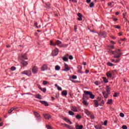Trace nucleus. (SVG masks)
I'll return each instance as SVG.
<instances>
[{"instance_id": "f257e3e1", "label": "nucleus", "mask_w": 129, "mask_h": 129, "mask_svg": "<svg viewBox=\"0 0 129 129\" xmlns=\"http://www.w3.org/2000/svg\"><path fill=\"white\" fill-rule=\"evenodd\" d=\"M27 59L28 58L27 57V56L26 55H22L21 57V63L22 66H27V65L29 64V62H28V61H25V60H27Z\"/></svg>"}, {"instance_id": "f03ea898", "label": "nucleus", "mask_w": 129, "mask_h": 129, "mask_svg": "<svg viewBox=\"0 0 129 129\" xmlns=\"http://www.w3.org/2000/svg\"><path fill=\"white\" fill-rule=\"evenodd\" d=\"M84 93H85V94H86V95H90V98H91V99H94L95 96L92 94V92L90 91H84Z\"/></svg>"}, {"instance_id": "7ed1b4c3", "label": "nucleus", "mask_w": 129, "mask_h": 129, "mask_svg": "<svg viewBox=\"0 0 129 129\" xmlns=\"http://www.w3.org/2000/svg\"><path fill=\"white\" fill-rule=\"evenodd\" d=\"M117 52H120V49H117L115 51H112V54H117V55L114 56V58H119V57H120L122 54V53H118Z\"/></svg>"}, {"instance_id": "20e7f679", "label": "nucleus", "mask_w": 129, "mask_h": 129, "mask_svg": "<svg viewBox=\"0 0 129 129\" xmlns=\"http://www.w3.org/2000/svg\"><path fill=\"white\" fill-rule=\"evenodd\" d=\"M32 71L33 74H37L38 71H39V68L36 66H34L32 67Z\"/></svg>"}, {"instance_id": "39448f33", "label": "nucleus", "mask_w": 129, "mask_h": 129, "mask_svg": "<svg viewBox=\"0 0 129 129\" xmlns=\"http://www.w3.org/2000/svg\"><path fill=\"white\" fill-rule=\"evenodd\" d=\"M21 74H24V75L30 77L32 76V72L30 70L24 71L23 72L21 73Z\"/></svg>"}, {"instance_id": "423d86ee", "label": "nucleus", "mask_w": 129, "mask_h": 129, "mask_svg": "<svg viewBox=\"0 0 129 129\" xmlns=\"http://www.w3.org/2000/svg\"><path fill=\"white\" fill-rule=\"evenodd\" d=\"M59 53V50L57 48H55L52 52V56H57Z\"/></svg>"}, {"instance_id": "0eeeda50", "label": "nucleus", "mask_w": 129, "mask_h": 129, "mask_svg": "<svg viewBox=\"0 0 129 129\" xmlns=\"http://www.w3.org/2000/svg\"><path fill=\"white\" fill-rule=\"evenodd\" d=\"M85 97H86V96H85L84 95H83V103L86 106H88L89 103L87 102V101L85 100V99H84Z\"/></svg>"}, {"instance_id": "6e6552de", "label": "nucleus", "mask_w": 129, "mask_h": 129, "mask_svg": "<svg viewBox=\"0 0 129 129\" xmlns=\"http://www.w3.org/2000/svg\"><path fill=\"white\" fill-rule=\"evenodd\" d=\"M68 57H69V54L67 53L66 55L62 57V59L65 62H67V61H68Z\"/></svg>"}, {"instance_id": "1a4fd4ad", "label": "nucleus", "mask_w": 129, "mask_h": 129, "mask_svg": "<svg viewBox=\"0 0 129 129\" xmlns=\"http://www.w3.org/2000/svg\"><path fill=\"white\" fill-rule=\"evenodd\" d=\"M56 45H57V46H59V47H64V45L62 44V42L60 40H56Z\"/></svg>"}, {"instance_id": "9d476101", "label": "nucleus", "mask_w": 129, "mask_h": 129, "mask_svg": "<svg viewBox=\"0 0 129 129\" xmlns=\"http://www.w3.org/2000/svg\"><path fill=\"white\" fill-rule=\"evenodd\" d=\"M64 70H63L62 71H69L70 70V67L68 66V64L65 63L64 64Z\"/></svg>"}, {"instance_id": "9b49d317", "label": "nucleus", "mask_w": 129, "mask_h": 129, "mask_svg": "<svg viewBox=\"0 0 129 129\" xmlns=\"http://www.w3.org/2000/svg\"><path fill=\"white\" fill-rule=\"evenodd\" d=\"M47 69H48V67H47V65H46V64H44V65L42 66V67H41V70H42V71H45V70H47Z\"/></svg>"}, {"instance_id": "f8f14e48", "label": "nucleus", "mask_w": 129, "mask_h": 129, "mask_svg": "<svg viewBox=\"0 0 129 129\" xmlns=\"http://www.w3.org/2000/svg\"><path fill=\"white\" fill-rule=\"evenodd\" d=\"M43 116L45 119H50L51 118V116L50 115H48L47 114H43Z\"/></svg>"}, {"instance_id": "ddd939ff", "label": "nucleus", "mask_w": 129, "mask_h": 129, "mask_svg": "<svg viewBox=\"0 0 129 129\" xmlns=\"http://www.w3.org/2000/svg\"><path fill=\"white\" fill-rule=\"evenodd\" d=\"M63 120L66 122H67L68 123H70V124H72V122L70 121V120L67 118H64Z\"/></svg>"}, {"instance_id": "4468645a", "label": "nucleus", "mask_w": 129, "mask_h": 129, "mask_svg": "<svg viewBox=\"0 0 129 129\" xmlns=\"http://www.w3.org/2000/svg\"><path fill=\"white\" fill-rule=\"evenodd\" d=\"M99 35L100 36V37L105 38V37H106V33L105 32H101Z\"/></svg>"}, {"instance_id": "2eb2a0df", "label": "nucleus", "mask_w": 129, "mask_h": 129, "mask_svg": "<svg viewBox=\"0 0 129 129\" xmlns=\"http://www.w3.org/2000/svg\"><path fill=\"white\" fill-rule=\"evenodd\" d=\"M107 77H108L109 78H111L112 76V74H111V73H110V72H108L106 74Z\"/></svg>"}, {"instance_id": "dca6fc26", "label": "nucleus", "mask_w": 129, "mask_h": 129, "mask_svg": "<svg viewBox=\"0 0 129 129\" xmlns=\"http://www.w3.org/2000/svg\"><path fill=\"white\" fill-rule=\"evenodd\" d=\"M78 16L79 18H78V21H82V15H81L80 13H78Z\"/></svg>"}, {"instance_id": "f3484780", "label": "nucleus", "mask_w": 129, "mask_h": 129, "mask_svg": "<svg viewBox=\"0 0 129 129\" xmlns=\"http://www.w3.org/2000/svg\"><path fill=\"white\" fill-rule=\"evenodd\" d=\"M94 102L95 107H97L99 106V104H98V101L97 100H94Z\"/></svg>"}, {"instance_id": "a211bd4d", "label": "nucleus", "mask_w": 129, "mask_h": 129, "mask_svg": "<svg viewBox=\"0 0 129 129\" xmlns=\"http://www.w3.org/2000/svg\"><path fill=\"white\" fill-rule=\"evenodd\" d=\"M34 115H35L36 117H37V119H40V114L38 113V112H34Z\"/></svg>"}, {"instance_id": "6ab92c4d", "label": "nucleus", "mask_w": 129, "mask_h": 129, "mask_svg": "<svg viewBox=\"0 0 129 129\" xmlns=\"http://www.w3.org/2000/svg\"><path fill=\"white\" fill-rule=\"evenodd\" d=\"M40 102H41V103H42V104H44V105H45V106H48V105H49V104H48V102H47L45 101H40Z\"/></svg>"}, {"instance_id": "aec40b11", "label": "nucleus", "mask_w": 129, "mask_h": 129, "mask_svg": "<svg viewBox=\"0 0 129 129\" xmlns=\"http://www.w3.org/2000/svg\"><path fill=\"white\" fill-rule=\"evenodd\" d=\"M72 110L74 111V112H77V107L75 106L72 107Z\"/></svg>"}, {"instance_id": "412c9836", "label": "nucleus", "mask_w": 129, "mask_h": 129, "mask_svg": "<svg viewBox=\"0 0 129 129\" xmlns=\"http://www.w3.org/2000/svg\"><path fill=\"white\" fill-rule=\"evenodd\" d=\"M68 93L67 92V91L66 90H64L62 92L61 94L63 96H66V95H67Z\"/></svg>"}, {"instance_id": "4be33fe9", "label": "nucleus", "mask_w": 129, "mask_h": 129, "mask_svg": "<svg viewBox=\"0 0 129 129\" xmlns=\"http://www.w3.org/2000/svg\"><path fill=\"white\" fill-rule=\"evenodd\" d=\"M76 129H82V128H83V126L82 125H77L76 126Z\"/></svg>"}, {"instance_id": "5701e85b", "label": "nucleus", "mask_w": 129, "mask_h": 129, "mask_svg": "<svg viewBox=\"0 0 129 129\" xmlns=\"http://www.w3.org/2000/svg\"><path fill=\"white\" fill-rule=\"evenodd\" d=\"M113 102V100L112 99H109L108 100V102H107V104H112V102Z\"/></svg>"}, {"instance_id": "b1692460", "label": "nucleus", "mask_w": 129, "mask_h": 129, "mask_svg": "<svg viewBox=\"0 0 129 129\" xmlns=\"http://www.w3.org/2000/svg\"><path fill=\"white\" fill-rule=\"evenodd\" d=\"M60 69H61V67H60L59 66H56L55 67V70L56 71H59V70H60Z\"/></svg>"}, {"instance_id": "393cba45", "label": "nucleus", "mask_w": 129, "mask_h": 129, "mask_svg": "<svg viewBox=\"0 0 129 129\" xmlns=\"http://www.w3.org/2000/svg\"><path fill=\"white\" fill-rule=\"evenodd\" d=\"M35 98H37L38 99H42V97L40 95V94H37L35 96Z\"/></svg>"}, {"instance_id": "a878e982", "label": "nucleus", "mask_w": 129, "mask_h": 129, "mask_svg": "<svg viewBox=\"0 0 129 129\" xmlns=\"http://www.w3.org/2000/svg\"><path fill=\"white\" fill-rule=\"evenodd\" d=\"M102 79H103V81H104V82H105V83H108V80H107V79H106V78L103 77Z\"/></svg>"}, {"instance_id": "bb28decb", "label": "nucleus", "mask_w": 129, "mask_h": 129, "mask_svg": "<svg viewBox=\"0 0 129 129\" xmlns=\"http://www.w3.org/2000/svg\"><path fill=\"white\" fill-rule=\"evenodd\" d=\"M106 91L108 93H109V91H110V88H109V86H107L106 87Z\"/></svg>"}, {"instance_id": "cd10ccee", "label": "nucleus", "mask_w": 129, "mask_h": 129, "mask_svg": "<svg viewBox=\"0 0 129 129\" xmlns=\"http://www.w3.org/2000/svg\"><path fill=\"white\" fill-rule=\"evenodd\" d=\"M107 65H108V66H110L111 67H112V66H114V64L110 62H108L107 63Z\"/></svg>"}, {"instance_id": "c85d7f7f", "label": "nucleus", "mask_w": 129, "mask_h": 129, "mask_svg": "<svg viewBox=\"0 0 129 129\" xmlns=\"http://www.w3.org/2000/svg\"><path fill=\"white\" fill-rule=\"evenodd\" d=\"M94 7V3L91 2L90 4V8H93Z\"/></svg>"}, {"instance_id": "c756f323", "label": "nucleus", "mask_w": 129, "mask_h": 129, "mask_svg": "<svg viewBox=\"0 0 129 129\" xmlns=\"http://www.w3.org/2000/svg\"><path fill=\"white\" fill-rule=\"evenodd\" d=\"M76 117L77 119H80V118H81V116L79 114H77L76 116Z\"/></svg>"}, {"instance_id": "7c9ffc66", "label": "nucleus", "mask_w": 129, "mask_h": 129, "mask_svg": "<svg viewBox=\"0 0 129 129\" xmlns=\"http://www.w3.org/2000/svg\"><path fill=\"white\" fill-rule=\"evenodd\" d=\"M69 114H70V115H74V112H73L72 111H69Z\"/></svg>"}, {"instance_id": "2f4dec72", "label": "nucleus", "mask_w": 129, "mask_h": 129, "mask_svg": "<svg viewBox=\"0 0 129 129\" xmlns=\"http://www.w3.org/2000/svg\"><path fill=\"white\" fill-rule=\"evenodd\" d=\"M60 125H63V126H65L66 127H68V126L69 125H68L67 124H65V123H61Z\"/></svg>"}, {"instance_id": "473e14b6", "label": "nucleus", "mask_w": 129, "mask_h": 129, "mask_svg": "<svg viewBox=\"0 0 129 129\" xmlns=\"http://www.w3.org/2000/svg\"><path fill=\"white\" fill-rule=\"evenodd\" d=\"M14 111V108H12L10 110L8 111V113H12L13 111Z\"/></svg>"}, {"instance_id": "72a5a7b5", "label": "nucleus", "mask_w": 129, "mask_h": 129, "mask_svg": "<svg viewBox=\"0 0 129 129\" xmlns=\"http://www.w3.org/2000/svg\"><path fill=\"white\" fill-rule=\"evenodd\" d=\"M16 67H12L11 68V71H15V70H16Z\"/></svg>"}, {"instance_id": "f704fd0d", "label": "nucleus", "mask_w": 129, "mask_h": 129, "mask_svg": "<svg viewBox=\"0 0 129 129\" xmlns=\"http://www.w3.org/2000/svg\"><path fill=\"white\" fill-rule=\"evenodd\" d=\"M119 115L120 117H124V114L123 113H120Z\"/></svg>"}, {"instance_id": "c9c22d12", "label": "nucleus", "mask_w": 129, "mask_h": 129, "mask_svg": "<svg viewBox=\"0 0 129 129\" xmlns=\"http://www.w3.org/2000/svg\"><path fill=\"white\" fill-rule=\"evenodd\" d=\"M108 94H109V93L105 94V95H103L104 97L105 98H107V97H108Z\"/></svg>"}, {"instance_id": "e433bc0d", "label": "nucleus", "mask_w": 129, "mask_h": 129, "mask_svg": "<svg viewBox=\"0 0 129 129\" xmlns=\"http://www.w3.org/2000/svg\"><path fill=\"white\" fill-rule=\"evenodd\" d=\"M43 85H46L48 84V82H47V81H43Z\"/></svg>"}, {"instance_id": "4c0bfd02", "label": "nucleus", "mask_w": 129, "mask_h": 129, "mask_svg": "<svg viewBox=\"0 0 129 129\" xmlns=\"http://www.w3.org/2000/svg\"><path fill=\"white\" fill-rule=\"evenodd\" d=\"M122 129H127V126H126V125H123L122 126Z\"/></svg>"}, {"instance_id": "58836bf2", "label": "nucleus", "mask_w": 129, "mask_h": 129, "mask_svg": "<svg viewBox=\"0 0 129 129\" xmlns=\"http://www.w3.org/2000/svg\"><path fill=\"white\" fill-rule=\"evenodd\" d=\"M94 83H95V85H97V86H98V85H99V84H100V83H99L97 81L95 82Z\"/></svg>"}, {"instance_id": "ea45409f", "label": "nucleus", "mask_w": 129, "mask_h": 129, "mask_svg": "<svg viewBox=\"0 0 129 129\" xmlns=\"http://www.w3.org/2000/svg\"><path fill=\"white\" fill-rule=\"evenodd\" d=\"M110 37L113 39V40H115V39L116 38L115 37L112 36V35H110Z\"/></svg>"}, {"instance_id": "a19ab883", "label": "nucleus", "mask_w": 129, "mask_h": 129, "mask_svg": "<svg viewBox=\"0 0 129 129\" xmlns=\"http://www.w3.org/2000/svg\"><path fill=\"white\" fill-rule=\"evenodd\" d=\"M115 29H120V26L119 25H117L115 26Z\"/></svg>"}, {"instance_id": "79ce46f5", "label": "nucleus", "mask_w": 129, "mask_h": 129, "mask_svg": "<svg viewBox=\"0 0 129 129\" xmlns=\"http://www.w3.org/2000/svg\"><path fill=\"white\" fill-rule=\"evenodd\" d=\"M72 78L73 79H77V76H73Z\"/></svg>"}, {"instance_id": "37998d69", "label": "nucleus", "mask_w": 129, "mask_h": 129, "mask_svg": "<svg viewBox=\"0 0 129 129\" xmlns=\"http://www.w3.org/2000/svg\"><path fill=\"white\" fill-rule=\"evenodd\" d=\"M109 48H110V49H114V46L113 45H110L109 46Z\"/></svg>"}, {"instance_id": "c03bdc74", "label": "nucleus", "mask_w": 129, "mask_h": 129, "mask_svg": "<svg viewBox=\"0 0 129 129\" xmlns=\"http://www.w3.org/2000/svg\"><path fill=\"white\" fill-rule=\"evenodd\" d=\"M46 127L48 129H52V127L49 125H46Z\"/></svg>"}, {"instance_id": "a18cd8bd", "label": "nucleus", "mask_w": 129, "mask_h": 129, "mask_svg": "<svg viewBox=\"0 0 129 129\" xmlns=\"http://www.w3.org/2000/svg\"><path fill=\"white\" fill-rule=\"evenodd\" d=\"M90 117H91V119H94V115H90Z\"/></svg>"}, {"instance_id": "49530a36", "label": "nucleus", "mask_w": 129, "mask_h": 129, "mask_svg": "<svg viewBox=\"0 0 129 129\" xmlns=\"http://www.w3.org/2000/svg\"><path fill=\"white\" fill-rule=\"evenodd\" d=\"M69 59L70 60H73V56L72 55H70L69 57Z\"/></svg>"}, {"instance_id": "de8ad7c7", "label": "nucleus", "mask_w": 129, "mask_h": 129, "mask_svg": "<svg viewBox=\"0 0 129 129\" xmlns=\"http://www.w3.org/2000/svg\"><path fill=\"white\" fill-rule=\"evenodd\" d=\"M78 68L79 69H80V70H82V67L81 66H78Z\"/></svg>"}, {"instance_id": "09e8293b", "label": "nucleus", "mask_w": 129, "mask_h": 129, "mask_svg": "<svg viewBox=\"0 0 129 129\" xmlns=\"http://www.w3.org/2000/svg\"><path fill=\"white\" fill-rule=\"evenodd\" d=\"M107 124V120H105L104 122V125H106Z\"/></svg>"}, {"instance_id": "8fccbe9b", "label": "nucleus", "mask_w": 129, "mask_h": 129, "mask_svg": "<svg viewBox=\"0 0 129 129\" xmlns=\"http://www.w3.org/2000/svg\"><path fill=\"white\" fill-rule=\"evenodd\" d=\"M111 43H112L113 45H114L115 44V42L114 41H110Z\"/></svg>"}, {"instance_id": "3c124183", "label": "nucleus", "mask_w": 129, "mask_h": 129, "mask_svg": "<svg viewBox=\"0 0 129 129\" xmlns=\"http://www.w3.org/2000/svg\"><path fill=\"white\" fill-rule=\"evenodd\" d=\"M57 88L58 90H60V91L62 90V88L60 87L59 86H58Z\"/></svg>"}, {"instance_id": "603ef678", "label": "nucleus", "mask_w": 129, "mask_h": 129, "mask_svg": "<svg viewBox=\"0 0 129 129\" xmlns=\"http://www.w3.org/2000/svg\"><path fill=\"white\" fill-rule=\"evenodd\" d=\"M119 61H120V59H116V61H115V63H118Z\"/></svg>"}, {"instance_id": "864d4df0", "label": "nucleus", "mask_w": 129, "mask_h": 129, "mask_svg": "<svg viewBox=\"0 0 129 129\" xmlns=\"http://www.w3.org/2000/svg\"><path fill=\"white\" fill-rule=\"evenodd\" d=\"M113 96L114 97H117V93H115Z\"/></svg>"}, {"instance_id": "5fc2aeb1", "label": "nucleus", "mask_w": 129, "mask_h": 129, "mask_svg": "<svg viewBox=\"0 0 129 129\" xmlns=\"http://www.w3.org/2000/svg\"><path fill=\"white\" fill-rule=\"evenodd\" d=\"M68 128H70V129H73V127L70 126L69 125V126H68Z\"/></svg>"}, {"instance_id": "6e6d98bb", "label": "nucleus", "mask_w": 129, "mask_h": 129, "mask_svg": "<svg viewBox=\"0 0 129 129\" xmlns=\"http://www.w3.org/2000/svg\"><path fill=\"white\" fill-rule=\"evenodd\" d=\"M91 2V0H87L86 1V3H87V4H90V3Z\"/></svg>"}, {"instance_id": "4d7b16f0", "label": "nucleus", "mask_w": 129, "mask_h": 129, "mask_svg": "<svg viewBox=\"0 0 129 129\" xmlns=\"http://www.w3.org/2000/svg\"><path fill=\"white\" fill-rule=\"evenodd\" d=\"M77 30V25H75V32H76V30Z\"/></svg>"}, {"instance_id": "13d9d810", "label": "nucleus", "mask_w": 129, "mask_h": 129, "mask_svg": "<svg viewBox=\"0 0 129 129\" xmlns=\"http://www.w3.org/2000/svg\"><path fill=\"white\" fill-rule=\"evenodd\" d=\"M34 26H35V27H36V28H38V23H35Z\"/></svg>"}, {"instance_id": "bf43d9fd", "label": "nucleus", "mask_w": 129, "mask_h": 129, "mask_svg": "<svg viewBox=\"0 0 129 129\" xmlns=\"http://www.w3.org/2000/svg\"><path fill=\"white\" fill-rule=\"evenodd\" d=\"M113 4V3H108V6H112Z\"/></svg>"}, {"instance_id": "052dcab7", "label": "nucleus", "mask_w": 129, "mask_h": 129, "mask_svg": "<svg viewBox=\"0 0 129 129\" xmlns=\"http://www.w3.org/2000/svg\"><path fill=\"white\" fill-rule=\"evenodd\" d=\"M42 91H43V92H46V89L45 88L43 89Z\"/></svg>"}, {"instance_id": "680f3d73", "label": "nucleus", "mask_w": 129, "mask_h": 129, "mask_svg": "<svg viewBox=\"0 0 129 129\" xmlns=\"http://www.w3.org/2000/svg\"><path fill=\"white\" fill-rule=\"evenodd\" d=\"M70 2H74L75 3H77V2L76 1H75V0H70Z\"/></svg>"}, {"instance_id": "e2e57ef3", "label": "nucleus", "mask_w": 129, "mask_h": 129, "mask_svg": "<svg viewBox=\"0 0 129 129\" xmlns=\"http://www.w3.org/2000/svg\"><path fill=\"white\" fill-rule=\"evenodd\" d=\"M86 114H89V111L87 110V111H86Z\"/></svg>"}, {"instance_id": "0e129e2a", "label": "nucleus", "mask_w": 129, "mask_h": 129, "mask_svg": "<svg viewBox=\"0 0 129 129\" xmlns=\"http://www.w3.org/2000/svg\"><path fill=\"white\" fill-rule=\"evenodd\" d=\"M102 94H103V95H104L105 94H106V92L105 91H103Z\"/></svg>"}, {"instance_id": "69168bd1", "label": "nucleus", "mask_w": 129, "mask_h": 129, "mask_svg": "<svg viewBox=\"0 0 129 129\" xmlns=\"http://www.w3.org/2000/svg\"><path fill=\"white\" fill-rule=\"evenodd\" d=\"M3 125H4V123L3 122L0 123V126H3Z\"/></svg>"}, {"instance_id": "338daca9", "label": "nucleus", "mask_w": 129, "mask_h": 129, "mask_svg": "<svg viewBox=\"0 0 129 129\" xmlns=\"http://www.w3.org/2000/svg\"><path fill=\"white\" fill-rule=\"evenodd\" d=\"M85 73L87 74L88 73H89V70H86Z\"/></svg>"}, {"instance_id": "774afa93", "label": "nucleus", "mask_w": 129, "mask_h": 129, "mask_svg": "<svg viewBox=\"0 0 129 129\" xmlns=\"http://www.w3.org/2000/svg\"><path fill=\"white\" fill-rule=\"evenodd\" d=\"M122 35V33H121V32H120V33H118V35H119V36H121Z\"/></svg>"}]
</instances>
